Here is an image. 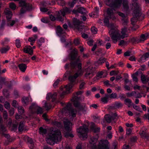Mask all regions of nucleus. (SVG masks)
<instances>
[{"instance_id":"nucleus-1","label":"nucleus","mask_w":149,"mask_h":149,"mask_svg":"<svg viewBox=\"0 0 149 149\" xmlns=\"http://www.w3.org/2000/svg\"><path fill=\"white\" fill-rule=\"evenodd\" d=\"M137 0H132V4L130 5V8L128 6L127 0H106L105 3L108 5L113 8H120L122 5L123 1V6L124 10L127 13L130 12L132 10L133 13V15L137 18L140 15V10L141 8L140 5L137 2Z\"/></svg>"},{"instance_id":"nucleus-2","label":"nucleus","mask_w":149,"mask_h":149,"mask_svg":"<svg viewBox=\"0 0 149 149\" xmlns=\"http://www.w3.org/2000/svg\"><path fill=\"white\" fill-rule=\"evenodd\" d=\"M70 64L72 68H77L78 70L73 75H70L69 76V79L71 82L65 86L66 91L62 92L60 94L61 97H63V95L70 92L72 88L76 84V79L78 77L82 76L84 73V71L81 69V63H80V60L79 58L77 59L75 61L71 62Z\"/></svg>"},{"instance_id":"nucleus-3","label":"nucleus","mask_w":149,"mask_h":149,"mask_svg":"<svg viewBox=\"0 0 149 149\" xmlns=\"http://www.w3.org/2000/svg\"><path fill=\"white\" fill-rule=\"evenodd\" d=\"M104 21L105 25L110 29L109 33L114 43H116L118 40L121 39H123L128 36L127 29V28L125 27L122 29L121 35L119 31L115 28L113 24H109V20L107 18H105Z\"/></svg>"},{"instance_id":"nucleus-4","label":"nucleus","mask_w":149,"mask_h":149,"mask_svg":"<svg viewBox=\"0 0 149 149\" xmlns=\"http://www.w3.org/2000/svg\"><path fill=\"white\" fill-rule=\"evenodd\" d=\"M40 133L43 136H47V140H60L61 139V132L58 130H52L50 133L47 134V130L41 127L39 129Z\"/></svg>"},{"instance_id":"nucleus-5","label":"nucleus","mask_w":149,"mask_h":149,"mask_svg":"<svg viewBox=\"0 0 149 149\" xmlns=\"http://www.w3.org/2000/svg\"><path fill=\"white\" fill-rule=\"evenodd\" d=\"M92 149H110V145L108 140H90Z\"/></svg>"},{"instance_id":"nucleus-6","label":"nucleus","mask_w":149,"mask_h":149,"mask_svg":"<svg viewBox=\"0 0 149 149\" xmlns=\"http://www.w3.org/2000/svg\"><path fill=\"white\" fill-rule=\"evenodd\" d=\"M88 125L87 123V124L84 125L77 129V132L79 137H82L83 139L87 138V133L88 131Z\"/></svg>"},{"instance_id":"nucleus-7","label":"nucleus","mask_w":149,"mask_h":149,"mask_svg":"<svg viewBox=\"0 0 149 149\" xmlns=\"http://www.w3.org/2000/svg\"><path fill=\"white\" fill-rule=\"evenodd\" d=\"M61 111L63 114L69 113L72 117L76 116L77 113L76 110L72 109V105L70 103H68L65 107L62 109Z\"/></svg>"},{"instance_id":"nucleus-8","label":"nucleus","mask_w":149,"mask_h":149,"mask_svg":"<svg viewBox=\"0 0 149 149\" xmlns=\"http://www.w3.org/2000/svg\"><path fill=\"white\" fill-rule=\"evenodd\" d=\"M19 5L22 8L21 9L20 14L24 13L27 10H30L32 8L31 5L26 2V0L20 1L19 3Z\"/></svg>"},{"instance_id":"nucleus-9","label":"nucleus","mask_w":149,"mask_h":149,"mask_svg":"<svg viewBox=\"0 0 149 149\" xmlns=\"http://www.w3.org/2000/svg\"><path fill=\"white\" fill-rule=\"evenodd\" d=\"M29 109L33 113L37 112L38 114H41L43 112L42 109L35 104H32Z\"/></svg>"},{"instance_id":"nucleus-10","label":"nucleus","mask_w":149,"mask_h":149,"mask_svg":"<svg viewBox=\"0 0 149 149\" xmlns=\"http://www.w3.org/2000/svg\"><path fill=\"white\" fill-rule=\"evenodd\" d=\"M78 97H74L75 100H74V105L76 107L79 108L80 110L83 113H86L87 110V108L85 106H81L80 104L76 100Z\"/></svg>"},{"instance_id":"nucleus-11","label":"nucleus","mask_w":149,"mask_h":149,"mask_svg":"<svg viewBox=\"0 0 149 149\" xmlns=\"http://www.w3.org/2000/svg\"><path fill=\"white\" fill-rule=\"evenodd\" d=\"M104 118L107 122L110 123L117 118V115L116 113H114L111 115H106L105 116Z\"/></svg>"},{"instance_id":"nucleus-12","label":"nucleus","mask_w":149,"mask_h":149,"mask_svg":"<svg viewBox=\"0 0 149 149\" xmlns=\"http://www.w3.org/2000/svg\"><path fill=\"white\" fill-rule=\"evenodd\" d=\"M63 120V123L66 130L68 131H71L72 123L69 121L66 118H64Z\"/></svg>"},{"instance_id":"nucleus-13","label":"nucleus","mask_w":149,"mask_h":149,"mask_svg":"<svg viewBox=\"0 0 149 149\" xmlns=\"http://www.w3.org/2000/svg\"><path fill=\"white\" fill-rule=\"evenodd\" d=\"M55 15L56 16V17H55L52 14L49 15V18L52 21H54L56 19L61 21H62L63 20V19L62 17L61 16V15L59 12H56L55 14Z\"/></svg>"},{"instance_id":"nucleus-14","label":"nucleus","mask_w":149,"mask_h":149,"mask_svg":"<svg viewBox=\"0 0 149 149\" xmlns=\"http://www.w3.org/2000/svg\"><path fill=\"white\" fill-rule=\"evenodd\" d=\"M107 12L109 18L113 20H114L116 19L112 9L110 8H108L107 10Z\"/></svg>"},{"instance_id":"nucleus-15","label":"nucleus","mask_w":149,"mask_h":149,"mask_svg":"<svg viewBox=\"0 0 149 149\" xmlns=\"http://www.w3.org/2000/svg\"><path fill=\"white\" fill-rule=\"evenodd\" d=\"M93 76V71L91 67H88L87 68V72L84 76L85 77L90 78Z\"/></svg>"},{"instance_id":"nucleus-16","label":"nucleus","mask_w":149,"mask_h":149,"mask_svg":"<svg viewBox=\"0 0 149 149\" xmlns=\"http://www.w3.org/2000/svg\"><path fill=\"white\" fill-rule=\"evenodd\" d=\"M146 130V129L143 127L141 129L140 132V135L143 139L148 138V136L147 135Z\"/></svg>"},{"instance_id":"nucleus-17","label":"nucleus","mask_w":149,"mask_h":149,"mask_svg":"<svg viewBox=\"0 0 149 149\" xmlns=\"http://www.w3.org/2000/svg\"><path fill=\"white\" fill-rule=\"evenodd\" d=\"M149 37V33H147L145 34H143L141 35L139 38H138V42L139 43H142L146 40L147 38Z\"/></svg>"},{"instance_id":"nucleus-18","label":"nucleus","mask_w":149,"mask_h":149,"mask_svg":"<svg viewBox=\"0 0 149 149\" xmlns=\"http://www.w3.org/2000/svg\"><path fill=\"white\" fill-rule=\"evenodd\" d=\"M72 11V10L70 8L67 7L64 8L61 11V15L64 16L67 14L70 13Z\"/></svg>"},{"instance_id":"nucleus-19","label":"nucleus","mask_w":149,"mask_h":149,"mask_svg":"<svg viewBox=\"0 0 149 149\" xmlns=\"http://www.w3.org/2000/svg\"><path fill=\"white\" fill-rule=\"evenodd\" d=\"M77 52L76 49H74L69 55V57L72 60H74L77 57Z\"/></svg>"},{"instance_id":"nucleus-20","label":"nucleus","mask_w":149,"mask_h":149,"mask_svg":"<svg viewBox=\"0 0 149 149\" xmlns=\"http://www.w3.org/2000/svg\"><path fill=\"white\" fill-rule=\"evenodd\" d=\"M24 52L26 53H28L30 55H32L33 54L32 48L30 46H26L24 49Z\"/></svg>"},{"instance_id":"nucleus-21","label":"nucleus","mask_w":149,"mask_h":149,"mask_svg":"<svg viewBox=\"0 0 149 149\" xmlns=\"http://www.w3.org/2000/svg\"><path fill=\"white\" fill-rule=\"evenodd\" d=\"M99 11V9L96 7L92 13L89 14V16L91 17H96L98 15Z\"/></svg>"},{"instance_id":"nucleus-22","label":"nucleus","mask_w":149,"mask_h":149,"mask_svg":"<svg viewBox=\"0 0 149 149\" xmlns=\"http://www.w3.org/2000/svg\"><path fill=\"white\" fill-rule=\"evenodd\" d=\"M56 95L57 94L56 93H55L53 94H52L51 93H49L47 94L46 99L47 100H48L50 98H52V102H54L56 98Z\"/></svg>"},{"instance_id":"nucleus-23","label":"nucleus","mask_w":149,"mask_h":149,"mask_svg":"<svg viewBox=\"0 0 149 149\" xmlns=\"http://www.w3.org/2000/svg\"><path fill=\"white\" fill-rule=\"evenodd\" d=\"M135 140H130V142L128 144L124 145L122 149H131V146H133Z\"/></svg>"},{"instance_id":"nucleus-24","label":"nucleus","mask_w":149,"mask_h":149,"mask_svg":"<svg viewBox=\"0 0 149 149\" xmlns=\"http://www.w3.org/2000/svg\"><path fill=\"white\" fill-rule=\"evenodd\" d=\"M5 12L6 15V17L7 19H10L12 16V12L10 10V9L8 8H6L5 10Z\"/></svg>"},{"instance_id":"nucleus-25","label":"nucleus","mask_w":149,"mask_h":149,"mask_svg":"<svg viewBox=\"0 0 149 149\" xmlns=\"http://www.w3.org/2000/svg\"><path fill=\"white\" fill-rule=\"evenodd\" d=\"M18 66L20 70L22 72H25L27 67L25 64L23 63L19 64Z\"/></svg>"},{"instance_id":"nucleus-26","label":"nucleus","mask_w":149,"mask_h":149,"mask_svg":"<svg viewBox=\"0 0 149 149\" xmlns=\"http://www.w3.org/2000/svg\"><path fill=\"white\" fill-rule=\"evenodd\" d=\"M124 103L125 104L127 105L129 107L133 105V103H132V100L130 99L126 98L124 100Z\"/></svg>"},{"instance_id":"nucleus-27","label":"nucleus","mask_w":149,"mask_h":149,"mask_svg":"<svg viewBox=\"0 0 149 149\" xmlns=\"http://www.w3.org/2000/svg\"><path fill=\"white\" fill-rule=\"evenodd\" d=\"M56 32L58 35H61L64 33L65 31L59 26H58L57 27Z\"/></svg>"},{"instance_id":"nucleus-28","label":"nucleus","mask_w":149,"mask_h":149,"mask_svg":"<svg viewBox=\"0 0 149 149\" xmlns=\"http://www.w3.org/2000/svg\"><path fill=\"white\" fill-rule=\"evenodd\" d=\"M78 10L79 13L82 14H85L87 13L86 9L83 7H80L78 8Z\"/></svg>"},{"instance_id":"nucleus-29","label":"nucleus","mask_w":149,"mask_h":149,"mask_svg":"<svg viewBox=\"0 0 149 149\" xmlns=\"http://www.w3.org/2000/svg\"><path fill=\"white\" fill-rule=\"evenodd\" d=\"M47 143L50 145H53L55 144L56 143H58L60 140H46Z\"/></svg>"},{"instance_id":"nucleus-30","label":"nucleus","mask_w":149,"mask_h":149,"mask_svg":"<svg viewBox=\"0 0 149 149\" xmlns=\"http://www.w3.org/2000/svg\"><path fill=\"white\" fill-rule=\"evenodd\" d=\"M106 60V58L104 57H101L96 62V64L97 63L99 64V65H101L105 62Z\"/></svg>"},{"instance_id":"nucleus-31","label":"nucleus","mask_w":149,"mask_h":149,"mask_svg":"<svg viewBox=\"0 0 149 149\" xmlns=\"http://www.w3.org/2000/svg\"><path fill=\"white\" fill-rule=\"evenodd\" d=\"M83 92H84L83 91H78L76 93V94L77 95L74 96V97H73L72 99L71 100L73 102V104H74V100H75L74 97H78L76 100L79 102V101L80 100V99L77 96L83 93Z\"/></svg>"},{"instance_id":"nucleus-32","label":"nucleus","mask_w":149,"mask_h":149,"mask_svg":"<svg viewBox=\"0 0 149 149\" xmlns=\"http://www.w3.org/2000/svg\"><path fill=\"white\" fill-rule=\"evenodd\" d=\"M9 47L7 46L6 47H3L1 48L0 51L2 53H6L9 49Z\"/></svg>"},{"instance_id":"nucleus-33","label":"nucleus","mask_w":149,"mask_h":149,"mask_svg":"<svg viewBox=\"0 0 149 149\" xmlns=\"http://www.w3.org/2000/svg\"><path fill=\"white\" fill-rule=\"evenodd\" d=\"M37 38V36L36 35H34L33 37H30L29 38L28 40L30 42L34 43L36 40Z\"/></svg>"},{"instance_id":"nucleus-34","label":"nucleus","mask_w":149,"mask_h":149,"mask_svg":"<svg viewBox=\"0 0 149 149\" xmlns=\"http://www.w3.org/2000/svg\"><path fill=\"white\" fill-rule=\"evenodd\" d=\"M26 142L30 148H33L34 147V144L33 140H27Z\"/></svg>"},{"instance_id":"nucleus-35","label":"nucleus","mask_w":149,"mask_h":149,"mask_svg":"<svg viewBox=\"0 0 149 149\" xmlns=\"http://www.w3.org/2000/svg\"><path fill=\"white\" fill-rule=\"evenodd\" d=\"M138 38H134L133 37L132 38H131L129 39V42H131L133 43H139L138 42Z\"/></svg>"},{"instance_id":"nucleus-36","label":"nucleus","mask_w":149,"mask_h":149,"mask_svg":"<svg viewBox=\"0 0 149 149\" xmlns=\"http://www.w3.org/2000/svg\"><path fill=\"white\" fill-rule=\"evenodd\" d=\"M45 42V39L43 38H40L38 41V44L39 47H40L42 44Z\"/></svg>"},{"instance_id":"nucleus-37","label":"nucleus","mask_w":149,"mask_h":149,"mask_svg":"<svg viewBox=\"0 0 149 149\" xmlns=\"http://www.w3.org/2000/svg\"><path fill=\"white\" fill-rule=\"evenodd\" d=\"M141 80L143 83L145 84L147 83L149 79H147L144 75L142 74L141 77Z\"/></svg>"},{"instance_id":"nucleus-38","label":"nucleus","mask_w":149,"mask_h":149,"mask_svg":"<svg viewBox=\"0 0 149 149\" xmlns=\"http://www.w3.org/2000/svg\"><path fill=\"white\" fill-rule=\"evenodd\" d=\"M138 74V72H136L132 75V77L133 80L136 82H137L138 81L137 78Z\"/></svg>"},{"instance_id":"nucleus-39","label":"nucleus","mask_w":149,"mask_h":149,"mask_svg":"<svg viewBox=\"0 0 149 149\" xmlns=\"http://www.w3.org/2000/svg\"><path fill=\"white\" fill-rule=\"evenodd\" d=\"M43 103H44V107L47 110H49L51 107V106L49 103H47L45 101H43Z\"/></svg>"},{"instance_id":"nucleus-40","label":"nucleus","mask_w":149,"mask_h":149,"mask_svg":"<svg viewBox=\"0 0 149 149\" xmlns=\"http://www.w3.org/2000/svg\"><path fill=\"white\" fill-rule=\"evenodd\" d=\"M109 97L111 99H115L117 97V94L115 93H112L110 95H109ZM106 96L108 97V95H106Z\"/></svg>"},{"instance_id":"nucleus-41","label":"nucleus","mask_w":149,"mask_h":149,"mask_svg":"<svg viewBox=\"0 0 149 149\" xmlns=\"http://www.w3.org/2000/svg\"><path fill=\"white\" fill-rule=\"evenodd\" d=\"M5 83V79L3 78H1L0 79V89L2 88L3 85Z\"/></svg>"},{"instance_id":"nucleus-42","label":"nucleus","mask_w":149,"mask_h":149,"mask_svg":"<svg viewBox=\"0 0 149 149\" xmlns=\"http://www.w3.org/2000/svg\"><path fill=\"white\" fill-rule=\"evenodd\" d=\"M122 106V104L120 102H116L114 104V107L116 108H119Z\"/></svg>"},{"instance_id":"nucleus-43","label":"nucleus","mask_w":149,"mask_h":149,"mask_svg":"<svg viewBox=\"0 0 149 149\" xmlns=\"http://www.w3.org/2000/svg\"><path fill=\"white\" fill-rule=\"evenodd\" d=\"M22 102L23 104L26 105L29 102V98L27 97H24L23 98Z\"/></svg>"},{"instance_id":"nucleus-44","label":"nucleus","mask_w":149,"mask_h":149,"mask_svg":"<svg viewBox=\"0 0 149 149\" xmlns=\"http://www.w3.org/2000/svg\"><path fill=\"white\" fill-rule=\"evenodd\" d=\"M18 111L20 113L22 114L24 113V109L22 107L19 106L18 107Z\"/></svg>"},{"instance_id":"nucleus-45","label":"nucleus","mask_w":149,"mask_h":149,"mask_svg":"<svg viewBox=\"0 0 149 149\" xmlns=\"http://www.w3.org/2000/svg\"><path fill=\"white\" fill-rule=\"evenodd\" d=\"M52 124L58 127H60L62 125L61 123L58 122L56 121H53L52 123Z\"/></svg>"},{"instance_id":"nucleus-46","label":"nucleus","mask_w":149,"mask_h":149,"mask_svg":"<svg viewBox=\"0 0 149 149\" xmlns=\"http://www.w3.org/2000/svg\"><path fill=\"white\" fill-rule=\"evenodd\" d=\"M10 39L9 38H6L4 40L2 41L1 44L3 45H4L5 44H7L8 42H10Z\"/></svg>"},{"instance_id":"nucleus-47","label":"nucleus","mask_w":149,"mask_h":149,"mask_svg":"<svg viewBox=\"0 0 149 149\" xmlns=\"http://www.w3.org/2000/svg\"><path fill=\"white\" fill-rule=\"evenodd\" d=\"M6 128L3 126L1 125L0 126V133H3L6 131Z\"/></svg>"},{"instance_id":"nucleus-48","label":"nucleus","mask_w":149,"mask_h":149,"mask_svg":"<svg viewBox=\"0 0 149 149\" xmlns=\"http://www.w3.org/2000/svg\"><path fill=\"white\" fill-rule=\"evenodd\" d=\"M24 130V125L23 124L20 123L19 125L18 130L19 132H22Z\"/></svg>"},{"instance_id":"nucleus-49","label":"nucleus","mask_w":149,"mask_h":149,"mask_svg":"<svg viewBox=\"0 0 149 149\" xmlns=\"http://www.w3.org/2000/svg\"><path fill=\"white\" fill-rule=\"evenodd\" d=\"M10 7L13 10H15L16 7L15 5L13 2L10 3Z\"/></svg>"},{"instance_id":"nucleus-50","label":"nucleus","mask_w":149,"mask_h":149,"mask_svg":"<svg viewBox=\"0 0 149 149\" xmlns=\"http://www.w3.org/2000/svg\"><path fill=\"white\" fill-rule=\"evenodd\" d=\"M146 59L143 55L139 59L138 61L139 62H143L146 61Z\"/></svg>"},{"instance_id":"nucleus-51","label":"nucleus","mask_w":149,"mask_h":149,"mask_svg":"<svg viewBox=\"0 0 149 149\" xmlns=\"http://www.w3.org/2000/svg\"><path fill=\"white\" fill-rule=\"evenodd\" d=\"M133 106V107L136 110L139 111L141 112H142V111L141 110V109L138 106L136 105H132Z\"/></svg>"},{"instance_id":"nucleus-52","label":"nucleus","mask_w":149,"mask_h":149,"mask_svg":"<svg viewBox=\"0 0 149 149\" xmlns=\"http://www.w3.org/2000/svg\"><path fill=\"white\" fill-rule=\"evenodd\" d=\"M4 106L5 108L7 109H8L10 108V103L8 102H6L4 104Z\"/></svg>"},{"instance_id":"nucleus-53","label":"nucleus","mask_w":149,"mask_h":149,"mask_svg":"<svg viewBox=\"0 0 149 149\" xmlns=\"http://www.w3.org/2000/svg\"><path fill=\"white\" fill-rule=\"evenodd\" d=\"M91 31L93 33L95 34L97 33V29L96 28L93 26L91 28Z\"/></svg>"},{"instance_id":"nucleus-54","label":"nucleus","mask_w":149,"mask_h":149,"mask_svg":"<svg viewBox=\"0 0 149 149\" xmlns=\"http://www.w3.org/2000/svg\"><path fill=\"white\" fill-rule=\"evenodd\" d=\"M15 21L14 20L9 22L7 24V25L8 26H12L15 23Z\"/></svg>"},{"instance_id":"nucleus-55","label":"nucleus","mask_w":149,"mask_h":149,"mask_svg":"<svg viewBox=\"0 0 149 149\" xmlns=\"http://www.w3.org/2000/svg\"><path fill=\"white\" fill-rule=\"evenodd\" d=\"M3 118L4 119H6L8 116L7 112L5 110L3 111Z\"/></svg>"},{"instance_id":"nucleus-56","label":"nucleus","mask_w":149,"mask_h":149,"mask_svg":"<svg viewBox=\"0 0 149 149\" xmlns=\"http://www.w3.org/2000/svg\"><path fill=\"white\" fill-rule=\"evenodd\" d=\"M3 93L6 97H8L9 95V93L8 91L6 89H4L3 91Z\"/></svg>"},{"instance_id":"nucleus-57","label":"nucleus","mask_w":149,"mask_h":149,"mask_svg":"<svg viewBox=\"0 0 149 149\" xmlns=\"http://www.w3.org/2000/svg\"><path fill=\"white\" fill-rule=\"evenodd\" d=\"M101 100L104 104L108 102L107 98L105 97L102 98L101 99Z\"/></svg>"},{"instance_id":"nucleus-58","label":"nucleus","mask_w":149,"mask_h":149,"mask_svg":"<svg viewBox=\"0 0 149 149\" xmlns=\"http://www.w3.org/2000/svg\"><path fill=\"white\" fill-rule=\"evenodd\" d=\"M132 130L130 128L127 129L126 130V134L127 135H129L132 134Z\"/></svg>"},{"instance_id":"nucleus-59","label":"nucleus","mask_w":149,"mask_h":149,"mask_svg":"<svg viewBox=\"0 0 149 149\" xmlns=\"http://www.w3.org/2000/svg\"><path fill=\"white\" fill-rule=\"evenodd\" d=\"M75 3L76 2L73 0L72 2H69L68 4V6L71 8H72L73 7Z\"/></svg>"},{"instance_id":"nucleus-60","label":"nucleus","mask_w":149,"mask_h":149,"mask_svg":"<svg viewBox=\"0 0 149 149\" xmlns=\"http://www.w3.org/2000/svg\"><path fill=\"white\" fill-rule=\"evenodd\" d=\"M85 84V83L84 81H82L81 82L79 86V88L81 89H84Z\"/></svg>"},{"instance_id":"nucleus-61","label":"nucleus","mask_w":149,"mask_h":149,"mask_svg":"<svg viewBox=\"0 0 149 149\" xmlns=\"http://www.w3.org/2000/svg\"><path fill=\"white\" fill-rule=\"evenodd\" d=\"M16 45V47L17 48H19L20 46V41L18 39H16V43H15Z\"/></svg>"},{"instance_id":"nucleus-62","label":"nucleus","mask_w":149,"mask_h":149,"mask_svg":"<svg viewBox=\"0 0 149 149\" xmlns=\"http://www.w3.org/2000/svg\"><path fill=\"white\" fill-rule=\"evenodd\" d=\"M122 20L124 24H126L128 22V19L127 17L126 16L125 18H122Z\"/></svg>"},{"instance_id":"nucleus-63","label":"nucleus","mask_w":149,"mask_h":149,"mask_svg":"<svg viewBox=\"0 0 149 149\" xmlns=\"http://www.w3.org/2000/svg\"><path fill=\"white\" fill-rule=\"evenodd\" d=\"M9 112L10 116H12L14 113V109L13 108H11L9 111Z\"/></svg>"},{"instance_id":"nucleus-64","label":"nucleus","mask_w":149,"mask_h":149,"mask_svg":"<svg viewBox=\"0 0 149 149\" xmlns=\"http://www.w3.org/2000/svg\"><path fill=\"white\" fill-rule=\"evenodd\" d=\"M126 97L125 95L124 94H120L119 96V97L121 100L125 99Z\"/></svg>"}]
</instances>
